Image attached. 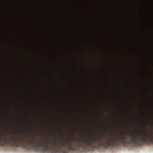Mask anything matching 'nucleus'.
I'll use <instances>...</instances> for the list:
<instances>
[{
  "mask_svg": "<svg viewBox=\"0 0 153 153\" xmlns=\"http://www.w3.org/2000/svg\"><path fill=\"white\" fill-rule=\"evenodd\" d=\"M75 131L76 132H78V130H76V131Z\"/></svg>",
  "mask_w": 153,
  "mask_h": 153,
  "instance_id": "8",
  "label": "nucleus"
},
{
  "mask_svg": "<svg viewBox=\"0 0 153 153\" xmlns=\"http://www.w3.org/2000/svg\"><path fill=\"white\" fill-rule=\"evenodd\" d=\"M96 62V58L95 57H94V64H95V63Z\"/></svg>",
  "mask_w": 153,
  "mask_h": 153,
  "instance_id": "6",
  "label": "nucleus"
},
{
  "mask_svg": "<svg viewBox=\"0 0 153 153\" xmlns=\"http://www.w3.org/2000/svg\"><path fill=\"white\" fill-rule=\"evenodd\" d=\"M5 145L16 146H20V137L18 136L17 138H16L13 136L12 137H9L7 138L5 134L0 135V146H4Z\"/></svg>",
  "mask_w": 153,
  "mask_h": 153,
  "instance_id": "1",
  "label": "nucleus"
},
{
  "mask_svg": "<svg viewBox=\"0 0 153 153\" xmlns=\"http://www.w3.org/2000/svg\"><path fill=\"white\" fill-rule=\"evenodd\" d=\"M83 132L84 133H86L87 132V131H86V129L85 128H84L83 130Z\"/></svg>",
  "mask_w": 153,
  "mask_h": 153,
  "instance_id": "5",
  "label": "nucleus"
},
{
  "mask_svg": "<svg viewBox=\"0 0 153 153\" xmlns=\"http://www.w3.org/2000/svg\"><path fill=\"white\" fill-rule=\"evenodd\" d=\"M108 120L105 117L103 118H102L100 120V123H101V128L102 130V132H103L105 131H107V122Z\"/></svg>",
  "mask_w": 153,
  "mask_h": 153,
  "instance_id": "2",
  "label": "nucleus"
},
{
  "mask_svg": "<svg viewBox=\"0 0 153 153\" xmlns=\"http://www.w3.org/2000/svg\"><path fill=\"white\" fill-rule=\"evenodd\" d=\"M96 130V127L95 126H94V131H95Z\"/></svg>",
  "mask_w": 153,
  "mask_h": 153,
  "instance_id": "7",
  "label": "nucleus"
},
{
  "mask_svg": "<svg viewBox=\"0 0 153 153\" xmlns=\"http://www.w3.org/2000/svg\"><path fill=\"white\" fill-rule=\"evenodd\" d=\"M96 94V68H94V118L96 117V114H95V110L96 109V99L95 98V94ZM95 119H94V120Z\"/></svg>",
  "mask_w": 153,
  "mask_h": 153,
  "instance_id": "3",
  "label": "nucleus"
},
{
  "mask_svg": "<svg viewBox=\"0 0 153 153\" xmlns=\"http://www.w3.org/2000/svg\"><path fill=\"white\" fill-rule=\"evenodd\" d=\"M106 113V111H105L104 110H102V114L103 115H104L105 114V113Z\"/></svg>",
  "mask_w": 153,
  "mask_h": 153,
  "instance_id": "4",
  "label": "nucleus"
}]
</instances>
